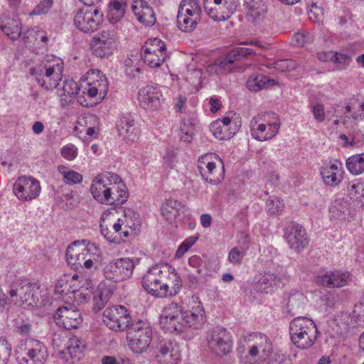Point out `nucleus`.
Segmentation results:
<instances>
[{"mask_svg":"<svg viewBox=\"0 0 364 364\" xmlns=\"http://www.w3.org/2000/svg\"><path fill=\"white\" fill-rule=\"evenodd\" d=\"M205 323V311L200 302L186 311H183L178 304L171 303L164 309L160 318V324L164 329L176 333L184 331L187 327L201 328Z\"/></svg>","mask_w":364,"mask_h":364,"instance_id":"obj_1","label":"nucleus"},{"mask_svg":"<svg viewBox=\"0 0 364 364\" xmlns=\"http://www.w3.org/2000/svg\"><path fill=\"white\" fill-rule=\"evenodd\" d=\"M63 64L54 57H47L40 64L30 69V73L36 81L46 90H53L59 85L62 80Z\"/></svg>","mask_w":364,"mask_h":364,"instance_id":"obj_2","label":"nucleus"},{"mask_svg":"<svg viewBox=\"0 0 364 364\" xmlns=\"http://www.w3.org/2000/svg\"><path fill=\"white\" fill-rule=\"evenodd\" d=\"M318 333L316 323L305 316L296 317L289 325L291 342L295 346L303 350L308 349L314 345Z\"/></svg>","mask_w":364,"mask_h":364,"instance_id":"obj_3","label":"nucleus"},{"mask_svg":"<svg viewBox=\"0 0 364 364\" xmlns=\"http://www.w3.org/2000/svg\"><path fill=\"white\" fill-rule=\"evenodd\" d=\"M168 264H159L152 266L141 279V284L145 291L156 297L167 296L166 279L169 277Z\"/></svg>","mask_w":364,"mask_h":364,"instance_id":"obj_4","label":"nucleus"},{"mask_svg":"<svg viewBox=\"0 0 364 364\" xmlns=\"http://www.w3.org/2000/svg\"><path fill=\"white\" fill-rule=\"evenodd\" d=\"M152 330L148 323L137 319L132 323L127 331V341L130 349L135 353L145 352L150 346Z\"/></svg>","mask_w":364,"mask_h":364,"instance_id":"obj_5","label":"nucleus"},{"mask_svg":"<svg viewBox=\"0 0 364 364\" xmlns=\"http://www.w3.org/2000/svg\"><path fill=\"white\" fill-rule=\"evenodd\" d=\"M117 46V32L112 28L102 31L91 41L93 54L101 58H107L113 55Z\"/></svg>","mask_w":364,"mask_h":364,"instance_id":"obj_6","label":"nucleus"},{"mask_svg":"<svg viewBox=\"0 0 364 364\" xmlns=\"http://www.w3.org/2000/svg\"><path fill=\"white\" fill-rule=\"evenodd\" d=\"M103 321L111 330L124 331L129 330L132 321L127 308L122 305H115L107 308L103 312Z\"/></svg>","mask_w":364,"mask_h":364,"instance_id":"obj_7","label":"nucleus"},{"mask_svg":"<svg viewBox=\"0 0 364 364\" xmlns=\"http://www.w3.org/2000/svg\"><path fill=\"white\" fill-rule=\"evenodd\" d=\"M207 341L210 350L217 355H226L232 351V338L225 328L217 326L210 330Z\"/></svg>","mask_w":364,"mask_h":364,"instance_id":"obj_8","label":"nucleus"},{"mask_svg":"<svg viewBox=\"0 0 364 364\" xmlns=\"http://www.w3.org/2000/svg\"><path fill=\"white\" fill-rule=\"evenodd\" d=\"M47 348L45 345L36 339H26L24 348L18 353V364H44L47 358Z\"/></svg>","mask_w":364,"mask_h":364,"instance_id":"obj_9","label":"nucleus"},{"mask_svg":"<svg viewBox=\"0 0 364 364\" xmlns=\"http://www.w3.org/2000/svg\"><path fill=\"white\" fill-rule=\"evenodd\" d=\"M102 21L103 14L97 9L90 6L79 9L74 18L76 28L86 33L97 31Z\"/></svg>","mask_w":364,"mask_h":364,"instance_id":"obj_10","label":"nucleus"},{"mask_svg":"<svg viewBox=\"0 0 364 364\" xmlns=\"http://www.w3.org/2000/svg\"><path fill=\"white\" fill-rule=\"evenodd\" d=\"M135 264L129 258H119L107 263L103 268L105 278L113 282H120L131 277Z\"/></svg>","mask_w":364,"mask_h":364,"instance_id":"obj_11","label":"nucleus"},{"mask_svg":"<svg viewBox=\"0 0 364 364\" xmlns=\"http://www.w3.org/2000/svg\"><path fill=\"white\" fill-rule=\"evenodd\" d=\"M154 354L159 364H177L181 359L178 343L169 338L159 339L154 346Z\"/></svg>","mask_w":364,"mask_h":364,"instance_id":"obj_12","label":"nucleus"},{"mask_svg":"<svg viewBox=\"0 0 364 364\" xmlns=\"http://www.w3.org/2000/svg\"><path fill=\"white\" fill-rule=\"evenodd\" d=\"M38 289V287L36 283L27 280H17L11 284L9 294L11 297H19V301H16V304L33 306L36 305L38 301V296H36V291Z\"/></svg>","mask_w":364,"mask_h":364,"instance_id":"obj_13","label":"nucleus"},{"mask_svg":"<svg viewBox=\"0 0 364 364\" xmlns=\"http://www.w3.org/2000/svg\"><path fill=\"white\" fill-rule=\"evenodd\" d=\"M85 243L87 240H75L73 242L66 250V261L68 264L75 271L85 267L91 269V259H86Z\"/></svg>","mask_w":364,"mask_h":364,"instance_id":"obj_14","label":"nucleus"},{"mask_svg":"<svg viewBox=\"0 0 364 364\" xmlns=\"http://www.w3.org/2000/svg\"><path fill=\"white\" fill-rule=\"evenodd\" d=\"M247 355L250 360H265L272 350V343L269 338L259 333L250 335L247 341Z\"/></svg>","mask_w":364,"mask_h":364,"instance_id":"obj_15","label":"nucleus"},{"mask_svg":"<svg viewBox=\"0 0 364 364\" xmlns=\"http://www.w3.org/2000/svg\"><path fill=\"white\" fill-rule=\"evenodd\" d=\"M284 238L291 250L301 252L309 245L306 230L296 223H290L284 230Z\"/></svg>","mask_w":364,"mask_h":364,"instance_id":"obj_16","label":"nucleus"},{"mask_svg":"<svg viewBox=\"0 0 364 364\" xmlns=\"http://www.w3.org/2000/svg\"><path fill=\"white\" fill-rule=\"evenodd\" d=\"M38 181L26 176H20L13 186V191L21 200H31L36 198L41 193Z\"/></svg>","mask_w":364,"mask_h":364,"instance_id":"obj_17","label":"nucleus"},{"mask_svg":"<svg viewBox=\"0 0 364 364\" xmlns=\"http://www.w3.org/2000/svg\"><path fill=\"white\" fill-rule=\"evenodd\" d=\"M58 326L65 329L77 328L82 322V314L75 306L59 307L54 314Z\"/></svg>","mask_w":364,"mask_h":364,"instance_id":"obj_18","label":"nucleus"},{"mask_svg":"<svg viewBox=\"0 0 364 364\" xmlns=\"http://www.w3.org/2000/svg\"><path fill=\"white\" fill-rule=\"evenodd\" d=\"M211 155L202 156L198 160V170L201 176L211 184H217L221 181L224 176V166L220 162L218 168L215 162L209 160Z\"/></svg>","mask_w":364,"mask_h":364,"instance_id":"obj_19","label":"nucleus"},{"mask_svg":"<svg viewBox=\"0 0 364 364\" xmlns=\"http://www.w3.org/2000/svg\"><path fill=\"white\" fill-rule=\"evenodd\" d=\"M350 274L347 271L334 270L320 274L316 277V282L327 288H340L348 284Z\"/></svg>","mask_w":364,"mask_h":364,"instance_id":"obj_20","label":"nucleus"},{"mask_svg":"<svg viewBox=\"0 0 364 364\" xmlns=\"http://www.w3.org/2000/svg\"><path fill=\"white\" fill-rule=\"evenodd\" d=\"M204 9L211 18L222 21L228 19L235 13L237 4L234 0H224L222 4L212 6L208 0H205Z\"/></svg>","mask_w":364,"mask_h":364,"instance_id":"obj_21","label":"nucleus"},{"mask_svg":"<svg viewBox=\"0 0 364 364\" xmlns=\"http://www.w3.org/2000/svg\"><path fill=\"white\" fill-rule=\"evenodd\" d=\"M161 92L153 86L143 87L138 92L139 105L146 109H158L161 107Z\"/></svg>","mask_w":364,"mask_h":364,"instance_id":"obj_22","label":"nucleus"},{"mask_svg":"<svg viewBox=\"0 0 364 364\" xmlns=\"http://www.w3.org/2000/svg\"><path fill=\"white\" fill-rule=\"evenodd\" d=\"M280 122L277 121L269 123L268 127L264 124H259L258 118L254 117L250 122V132L253 138L258 141H266L274 137L279 131Z\"/></svg>","mask_w":364,"mask_h":364,"instance_id":"obj_23","label":"nucleus"},{"mask_svg":"<svg viewBox=\"0 0 364 364\" xmlns=\"http://www.w3.org/2000/svg\"><path fill=\"white\" fill-rule=\"evenodd\" d=\"M131 9L137 21L145 26H152L156 22L153 8L144 0H134Z\"/></svg>","mask_w":364,"mask_h":364,"instance_id":"obj_24","label":"nucleus"},{"mask_svg":"<svg viewBox=\"0 0 364 364\" xmlns=\"http://www.w3.org/2000/svg\"><path fill=\"white\" fill-rule=\"evenodd\" d=\"M118 134L127 141H134L139 134V129L136 126L133 116L128 113L122 115L116 122Z\"/></svg>","mask_w":364,"mask_h":364,"instance_id":"obj_25","label":"nucleus"},{"mask_svg":"<svg viewBox=\"0 0 364 364\" xmlns=\"http://www.w3.org/2000/svg\"><path fill=\"white\" fill-rule=\"evenodd\" d=\"M254 53L253 50L250 48L243 47L235 48L232 49L223 60L216 61L219 68L218 69L221 74L223 73H229L232 70L235 62Z\"/></svg>","mask_w":364,"mask_h":364,"instance_id":"obj_26","label":"nucleus"},{"mask_svg":"<svg viewBox=\"0 0 364 364\" xmlns=\"http://www.w3.org/2000/svg\"><path fill=\"white\" fill-rule=\"evenodd\" d=\"M85 346V343L82 340L77 336H73L69 338L65 344V347L60 350V353L64 355L67 361H68L67 355H69L71 363H75L81 359Z\"/></svg>","mask_w":364,"mask_h":364,"instance_id":"obj_27","label":"nucleus"},{"mask_svg":"<svg viewBox=\"0 0 364 364\" xmlns=\"http://www.w3.org/2000/svg\"><path fill=\"white\" fill-rule=\"evenodd\" d=\"M0 28L12 40L18 38L22 33V25L19 19L6 13L0 16Z\"/></svg>","mask_w":364,"mask_h":364,"instance_id":"obj_28","label":"nucleus"},{"mask_svg":"<svg viewBox=\"0 0 364 364\" xmlns=\"http://www.w3.org/2000/svg\"><path fill=\"white\" fill-rule=\"evenodd\" d=\"M107 179L103 176H97L92 181L90 191L93 198L100 203L107 202L110 197L111 186L107 185Z\"/></svg>","mask_w":364,"mask_h":364,"instance_id":"obj_29","label":"nucleus"},{"mask_svg":"<svg viewBox=\"0 0 364 364\" xmlns=\"http://www.w3.org/2000/svg\"><path fill=\"white\" fill-rule=\"evenodd\" d=\"M62 105H69L80 90L78 84L73 79H66L56 87Z\"/></svg>","mask_w":364,"mask_h":364,"instance_id":"obj_30","label":"nucleus"},{"mask_svg":"<svg viewBox=\"0 0 364 364\" xmlns=\"http://www.w3.org/2000/svg\"><path fill=\"white\" fill-rule=\"evenodd\" d=\"M341 168V163L340 161H336L323 167L321 171L323 182L331 186L338 185L342 179Z\"/></svg>","mask_w":364,"mask_h":364,"instance_id":"obj_31","label":"nucleus"},{"mask_svg":"<svg viewBox=\"0 0 364 364\" xmlns=\"http://www.w3.org/2000/svg\"><path fill=\"white\" fill-rule=\"evenodd\" d=\"M109 185L112 188L110 197L107 200L108 201L104 202L103 204L118 205L126 203L129 198V192L126 185L122 181Z\"/></svg>","mask_w":364,"mask_h":364,"instance_id":"obj_32","label":"nucleus"},{"mask_svg":"<svg viewBox=\"0 0 364 364\" xmlns=\"http://www.w3.org/2000/svg\"><path fill=\"white\" fill-rule=\"evenodd\" d=\"M281 283L282 277L279 275L271 272H265L258 281L257 291L267 294Z\"/></svg>","mask_w":364,"mask_h":364,"instance_id":"obj_33","label":"nucleus"},{"mask_svg":"<svg viewBox=\"0 0 364 364\" xmlns=\"http://www.w3.org/2000/svg\"><path fill=\"white\" fill-rule=\"evenodd\" d=\"M127 7L126 0H111L107 11V19L111 23H116L124 16Z\"/></svg>","mask_w":364,"mask_h":364,"instance_id":"obj_34","label":"nucleus"},{"mask_svg":"<svg viewBox=\"0 0 364 364\" xmlns=\"http://www.w3.org/2000/svg\"><path fill=\"white\" fill-rule=\"evenodd\" d=\"M87 80H92L89 85L98 88L100 91V99L103 98L107 94L108 82L107 78L102 75L100 70H90L87 73Z\"/></svg>","mask_w":364,"mask_h":364,"instance_id":"obj_35","label":"nucleus"},{"mask_svg":"<svg viewBox=\"0 0 364 364\" xmlns=\"http://www.w3.org/2000/svg\"><path fill=\"white\" fill-rule=\"evenodd\" d=\"M331 218L340 220L346 219L350 214V205L344 198L336 199L329 207Z\"/></svg>","mask_w":364,"mask_h":364,"instance_id":"obj_36","label":"nucleus"},{"mask_svg":"<svg viewBox=\"0 0 364 364\" xmlns=\"http://www.w3.org/2000/svg\"><path fill=\"white\" fill-rule=\"evenodd\" d=\"M267 84H274V80L268 79L267 76L259 74L254 73L249 77L246 82L247 88L252 92H258L264 89Z\"/></svg>","mask_w":364,"mask_h":364,"instance_id":"obj_37","label":"nucleus"},{"mask_svg":"<svg viewBox=\"0 0 364 364\" xmlns=\"http://www.w3.org/2000/svg\"><path fill=\"white\" fill-rule=\"evenodd\" d=\"M178 13L200 21L201 9L198 0H182Z\"/></svg>","mask_w":364,"mask_h":364,"instance_id":"obj_38","label":"nucleus"},{"mask_svg":"<svg viewBox=\"0 0 364 364\" xmlns=\"http://www.w3.org/2000/svg\"><path fill=\"white\" fill-rule=\"evenodd\" d=\"M167 269L169 270L168 272L170 273L169 277H167V279H166V283L167 284V296L176 295L179 292L182 287V281L175 269L168 264Z\"/></svg>","mask_w":364,"mask_h":364,"instance_id":"obj_39","label":"nucleus"},{"mask_svg":"<svg viewBox=\"0 0 364 364\" xmlns=\"http://www.w3.org/2000/svg\"><path fill=\"white\" fill-rule=\"evenodd\" d=\"M235 127L236 126L235 125ZM210 130L215 138L220 140H228L235 134L236 127L230 130V129H226L225 127L221 125L220 122H213L210 124Z\"/></svg>","mask_w":364,"mask_h":364,"instance_id":"obj_40","label":"nucleus"},{"mask_svg":"<svg viewBox=\"0 0 364 364\" xmlns=\"http://www.w3.org/2000/svg\"><path fill=\"white\" fill-rule=\"evenodd\" d=\"M58 171L63 176V182L67 185L79 184L83 180V176L81 173L65 166H58Z\"/></svg>","mask_w":364,"mask_h":364,"instance_id":"obj_41","label":"nucleus"},{"mask_svg":"<svg viewBox=\"0 0 364 364\" xmlns=\"http://www.w3.org/2000/svg\"><path fill=\"white\" fill-rule=\"evenodd\" d=\"M348 170L353 175H359L364 172V154L353 155L346 161Z\"/></svg>","mask_w":364,"mask_h":364,"instance_id":"obj_42","label":"nucleus"},{"mask_svg":"<svg viewBox=\"0 0 364 364\" xmlns=\"http://www.w3.org/2000/svg\"><path fill=\"white\" fill-rule=\"evenodd\" d=\"M141 50L144 53L166 54V46L161 39L154 38L149 39L141 48Z\"/></svg>","mask_w":364,"mask_h":364,"instance_id":"obj_43","label":"nucleus"},{"mask_svg":"<svg viewBox=\"0 0 364 364\" xmlns=\"http://www.w3.org/2000/svg\"><path fill=\"white\" fill-rule=\"evenodd\" d=\"M183 207L181 203L175 200H168L161 207V213L168 220L175 219L178 215L180 208Z\"/></svg>","mask_w":364,"mask_h":364,"instance_id":"obj_44","label":"nucleus"},{"mask_svg":"<svg viewBox=\"0 0 364 364\" xmlns=\"http://www.w3.org/2000/svg\"><path fill=\"white\" fill-rule=\"evenodd\" d=\"M200 20L191 18L181 14L177 15V26L178 28L183 32H191L196 28Z\"/></svg>","mask_w":364,"mask_h":364,"instance_id":"obj_45","label":"nucleus"},{"mask_svg":"<svg viewBox=\"0 0 364 364\" xmlns=\"http://www.w3.org/2000/svg\"><path fill=\"white\" fill-rule=\"evenodd\" d=\"M348 191L351 199L361 203L364 207V183L357 181L348 186Z\"/></svg>","mask_w":364,"mask_h":364,"instance_id":"obj_46","label":"nucleus"},{"mask_svg":"<svg viewBox=\"0 0 364 364\" xmlns=\"http://www.w3.org/2000/svg\"><path fill=\"white\" fill-rule=\"evenodd\" d=\"M264 10L261 8L260 4L252 2L249 4L247 18L249 21L258 23L262 21Z\"/></svg>","mask_w":364,"mask_h":364,"instance_id":"obj_47","label":"nucleus"},{"mask_svg":"<svg viewBox=\"0 0 364 364\" xmlns=\"http://www.w3.org/2000/svg\"><path fill=\"white\" fill-rule=\"evenodd\" d=\"M305 304V297L303 294L299 291L291 292L289 294L287 307L289 311H296L297 310L302 309Z\"/></svg>","mask_w":364,"mask_h":364,"instance_id":"obj_48","label":"nucleus"},{"mask_svg":"<svg viewBox=\"0 0 364 364\" xmlns=\"http://www.w3.org/2000/svg\"><path fill=\"white\" fill-rule=\"evenodd\" d=\"M142 59L151 68L159 67L166 60L167 55L157 53H142Z\"/></svg>","mask_w":364,"mask_h":364,"instance_id":"obj_49","label":"nucleus"},{"mask_svg":"<svg viewBox=\"0 0 364 364\" xmlns=\"http://www.w3.org/2000/svg\"><path fill=\"white\" fill-rule=\"evenodd\" d=\"M284 207L283 200L277 197H270L266 202V210L270 215L280 213Z\"/></svg>","mask_w":364,"mask_h":364,"instance_id":"obj_50","label":"nucleus"},{"mask_svg":"<svg viewBox=\"0 0 364 364\" xmlns=\"http://www.w3.org/2000/svg\"><path fill=\"white\" fill-rule=\"evenodd\" d=\"M85 252H87L86 254V259H90L92 261V268L98 262L99 257L101 254L100 250L95 244L87 241V243H85Z\"/></svg>","mask_w":364,"mask_h":364,"instance_id":"obj_51","label":"nucleus"},{"mask_svg":"<svg viewBox=\"0 0 364 364\" xmlns=\"http://www.w3.org/2000/svg\"><path fill=\"white\" fill-rule=\"evenodd\" d=\"M53 5V0L41 1L30 12V16H41L47 14Z\"/></svg>","mask_w":364,"mask_h":364,"instance_id":"obj_52","label":"nucleus"},{"mask_svg":"<svg viewBox=\"0 0 364 364\" xmlns=\"http://www.w3.org/2000/svg\"><path fill=\"white\" fill-rule=\"evenodd\" d=\"M109 224L112 223L106 220L105 218H101L100 225L101 233L107 240L116 242L119 238L114 235V232H113V230L109 227Z\"/></svg>","mask_w":364,"mask_h":364,"instance_id":"obj_53","label":"nucleus"},{"mask_svg":"<svg viewBox=\"0 0 364 364\" xmlns=\"http://www.w3.org/2000/svg\"><path fill=\"white\" fill-rule=\"evenodd\" d=\"M245 255V249L244 247H235L228 254V261L232 264L239 265L242 263Z\"/></svg>","mask_w":364,"mask_h":364,"instance_id":"obj_54","label":"nucleus"},{"mask_svg":"<svg viewBox=\"0 0 364 364\" xmlns=\"http://www.w3.org/2000/svg\"><path fill=\"white\" fill-rule=\"evenodd\" d=\"M197 236H191L186 238L178 247L176 256L177 257H182L197 241Z\"/></svg>","mask_w":364,"mask_h":364,"instance_id":"obj_55","label":"nucleus"},{"mask_svg":"<svg viewBox=\"0 0 364 364\" xmlns=\"http://www.w3.org/2000/svg\"><path fill=\"white\" fill-rule=\"evenodd\" d=\"M60 153L64 159L73 161L77 157L78 151L74 144H68L61 148Z\"/></svg>","mask_w":364,"mask_h":364,"instance_id":"obj_56","label":"nucleus"},{"mask_svg":"<svg viewBox=\"0 0 364 364\" xmlns=\"http://www.w3.org/2000/svg\"><path fill=\"white\" fill-rule=\"evenodd\" d=\"M30 38H34L35 41H37L38 38H41V41L43 43H46L48 41V37L43 34V31H28L27 33L23 34V40L24 43H27L31 42L32 40H30Z\"/></svg>","mask_w":364,"mask_h":364,"instance_id":"obj_57","label":"nucleus"},{"mask_svg":"<svg viewBox=\"0 0 364 364\" xmlns=\"http://www.w3.org/2000/svg\"><path fill=\"white\" fill-rule=\"evenodd\" d=\"M311 112L315 120L318 122H323L325 119L324 106L322 104H316L311 107Z\"/></svg>","mask_w":364,"mask_h":364,"instance_id":"obj_58","label":"nucleus"},{"mask_svg":"<svg viewBox=\"0 0 364 364\" xmlns=\"http://www.w3.org/2000/svg\"><path fill=\"white\" fill-rule=\"evenodd\" d=\"M188 264L196 269L198 274H201L203 272L202 267L203 261L198 255H193L188 259Z\"/></svg>","mask_w":364,"mask_h":364,"instance_id":"obj_59","label":"nucleus"},{"mask_svg":"<svg viewBox=\"0 0 364 364\" xmlns=\"http://www.w3.org/2000/svg\"><path fill=\"white\" fill-rule=\"evenodd\" d=\"M107 301V300L106 297L103 296L102 293L95 295L93 298V309L95 311H100L105 307Z\"/></svg>","mask_w":364,"mask_h":364,"instance_id":"obj_60","label":"nucleus"},{"mask_svg":"<svg viewBox=\"0 0 364 364\" xmlns=\"http://www.w3.org/2000/svg\"><path fill=\"white\" fill-rule=\"evenodd\" d=\"M335 57L333 58V62L338 65H341L340 68H344L347 65L349 64L350 61V58L346 55L343 53H334Z\"/></svg>","mask_w":364,"mask_h":364,"instance_id":"obj_61","label":"nucleus"},{"mask_svg":"<svg viewBox=\"0 0 364 364\" xmlns=\"http://www.w3.org/2000/svg\"><path fill=\"white\" fill-rule=\"evenodd\" d=\"M68 287V283L63 279L58 280L55 287V293L60 296L67 294L69 291V289H67Z\"/></svg>","mask_w":364,"mask_h":364,"instance_id":"obj_62","label":"nucleus"},{"mask_svg":"<svg viewBox=\"0 0 364 364\" xmlns=\"http://www.w3.org/2000/svg\"><path fill=\"white\" fill-rule=\"evenodd\" d=\"M308 36L302 33H297L292 37V43L297 46H304L307 41Z\"/></svg>","mask_w":364,"mask_h":364,"instance_id":"obj_63","label":"nucleus"},{"mask_svg":"<svg viewBox=\"0 0 364 364\" xmlns=\"http://www.w3.org/2000/svg\"><path fill=\"white\" fill-rule=\"evenodd\" d=\"M16 328L17 331L23 335L26 336L31 331V324L28 322H24L23 320L19 323L18 320H16Z\"/></svg>","mask_w":364,"mask_h":364,"instance_id":"obj_64","label":"nucleus"}]
</instances>
